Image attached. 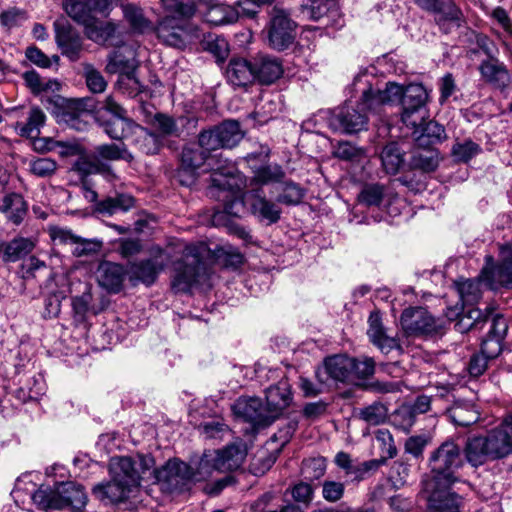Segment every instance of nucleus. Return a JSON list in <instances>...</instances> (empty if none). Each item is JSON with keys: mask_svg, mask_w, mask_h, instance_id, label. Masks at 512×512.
<instances>
[{"mask_svg": "<svg viewBox=\"0 0 512 512\" xmlns=\"http://www.w3.org/2000/svg\"><path fill=\"white\" fill-rule=\"evenodd\" d=\"M440 163L439 152L432 146H418L412 151L410 166L412 169L421 170L422 172H433Z\"/></svg>", "mask_w": 512, "mask_h": 512, "instance_id": "obj_28", "label": "nucleus"}, {"mask_svg": "<svg viewBox=\"0 0 512 512\" xmlns=\"http://www.w3.org/2000/svg\"><path fill=\"white\" fill-rule=\"evenodd\" d=\"M33 503L42 510L63 509V499L61 497L60 483L53 487L41 485L32 495Z\"/></svg>", "mask_w": 512, "mask_h": 512, "instance_id": "obj_31", "label": "nucleus"}, {"mask_svg": "<svg viewBox=\"0 0 512 512\" xmlns=\"http://www.w3.org/2000/svg\"><path fill=\"white\" fill-rule=\"evenodd\" d=\"M335 463L345 471L347 476H351L353 481L362 480L361 464H354L349 454L345 452L337 453Z\"/></svg>", "mask_w": 512, "mask_h": 512, "instance_id": "obj_61", "label": "nucleus"}, {"mask_svg": "<svg viewBox=\"0 0 512 512\" xmlns=\"http://www.w3.org/2000/svg\"><path fill=\"white\" fill-rule=\"evenodd\" d=\"M63 9L74 21L83 26L91 22L93 17L90 15L86 0H64Z\"/></svg>", "mask_w": 512, "mask_h": 512, "instance_id": "obj_50", "label": "nucleus"}, {"mask_svg": "<svg viewBox=\"0 0 512 512\" xmlns=\"http://www.w3.org/2000/svg\"><path fill=\"white\" fill-rule=\"evenodd\" d=\"M217 453L216 466L219 472H229L238 469L246 455L247 449L243 441L239 440L222 450H212Z\"/></svg>", "mask_w": 512, "mask_h": 512, "instance_id": "obj_19", "label": "nucleus"}, {"mask_svg": "<svg viewBox=\"0 0 512 512\" xmlns=\"http://www.w3.org/2000/svg\"><path fill=\"white\" fill-rule=\"evenodd\" d=\"M34 247L35 242L30 238H15L0 245V257L4 262H16L29 254Z\"/></svg>", "mask_w": 512, "mask_h": 512, "instance_id": "obj_32", "label": "nucleus"}, {"mask_svg": "<svg viewBox=\"0 0 512 512\" xmlns=\"http://www.w3.org/2000/svg\"><path fill=\"white\" fill-rule=\"evenodd\" d=\"M209 250L205 243L187 245L183 251L182 261L175 268L173 288L177 292H189L209 280V269L204 261Z\"/></svg>", "mask_w": 512, "mask_h": 512, "instance_id": "obj_5", "label": "nucleus"}, {"mask_svg": "<svg viewBox=\"0 0 512 512\" xmlns=\"http://www.w3.org/2000/svg\"><path fill=\"white\" fill-rule=\"evenodd\" d=\"M415 128V143L418 146H433L445 139V129L435 121H426V119Z\"/></svg>", "mask_w": 512, "mask_h": 512, "instance_id": "obj_29", "label": "nucleus"}, {"mask_svg": "<svg viewBox=\"0 0 512 512\" xmlns=\"http://www.w3.org/2000/svg\"><path fill=\"white\" fill-rule=\"evenodd\" d=\"M216 459V452H213L212 450L205 451L197 462L196 467H192V482L204 481L213 473V471H217Z\"/></svg>", "mask_w": 512, "mask_h": 512, "instance_id": "obj_48", "label": "nucleus"}, {"mask_svg": "<svg viewBox=\"0 0 512 512\" xmlns=\"http://www.w3.org/2000/svg\"><path fill=\"white\" fill-rule=\"evenodd\" d=\"M102 248V242L99 240L83 239L78 236V239L74 243L72 254L76 257L82 256H93L100 252Z\"/></svg>", "mask_w": 512, "mask_h": 512, "instance_id": "obj_64", "label": "nucleus"}, {"mask_svg": "<svg viewBox=\"0 0 512 512\" xmlns=\"http://www.w3.org/2000/svg\"><path fill=\"white\" fill-rule=\"evenodd\" d=\"M27 19L26 11L17 7H11L0 13V23L8 30L21 26Z\"/></svg>", "mask_w": 512, "mask_h": 512, "instance_id": "obj_57", "label": "nucleus"}, {"mask_svg": "<svg viewBox=\"0 0 512 512\" xmlns=\"http://www.w3.org/2000/svg\"><path fill=\"white\" fill-rule=\"evenodd\" d=\"M352 383L359 380H365L371 377L375 372V361L371 357L362 359L353 358Z\"/></svg>", "mask_w": 512, "mask_h": 512, "instance_id": "obj_55", "label": "nucleus"}, {"mask_svg": "<svg viewBox=\"0 0 512 512\" xmlns=\"http://www.w3.org/2000/svg\"><path fill=\"white\" fill-rule=\"evenodd\" d=\"M94 108L91 98H80L68 101L62 113V119L72 128L82 130L86 126L83 120L89 112Z\"/></svg>", "mask_w": 512, "mask_h": 512, "instance_id": "obj_22", "label": "nucleus"}, {"mask_svg": "<svg viewBox=\"0 0 512 512\" xmlns=\"http://www.w3.org/2000/svg\"><path fill=\"white\" fill-rule=\"evenodd\" d=\"M492 308L487 307L486 312L479 308L469 307L454 325V328L460 333H466L480 322L486 321L492 312Z\"/></svg>", "mask_w": 512, "mask_h": 512, "instance_id": "obj_43", "label": "nucleus"}, {"mask_svg": "<svg viewBox=\"0 0 512 512\" xmlns=\"http://www.w3.org/2000/svg\"><path fill=\"white\" fill-rule=\"evenodd\" d=\"M63 508L71 506L74 510H80L87 503V496L83 488L73 482L60 483Z\"/></svg>", "mask_w": 512, "mask_h": 512, "instance_id": "obj_41", "label": "nucleus"}, {"mask_svg": "<svg viewBox=\"0 0 512 512\" xmlns=\"http://www.w3.org/2000/svg\"><path fill=\"white\" fill-rule=\"evenodd\" d=\"M292 394L287 382H280L266 390V404L269 413L273 415V421L280 413L290 405Z\"/></svg>", "mask_w": 512, "mask_h": 512, "instance_id": "obj_23", "label": "nucleus"}, {"mask_svg": "<svg viewBox=\"0 0 512 512\" xmlns=\"http://www.w3.org/2000/svg\"><path fill=\"white\" fill-rule=\"evenodd\" d=\"M416 414L409 404L401 405L391 415V423L397 429L408 433L416 422Z\"/></svg>", "mask_w": 512, "mask_h": 512, "instance_id": "obj_51", "label": "nucleus"}, {"mask_svg": "<svg viewBox=\"0 0 512 512\" xmlns=\"http://www.w3.org/2000/svg\"><path fill=\"white\" fill-rule=\"evenodd\" d=\"M216 127L220 135L223 148H232L243 138V132L240 129V125L235 120L224 121Z\"/></svg>", "mask_w": 512, "mask_h": 512, "instance_id": "obj_47", "label": "nucleus"}, {"mask_svg": "<svg viewBox=\"0 0 512 512\" xmlns=\"http://www.w3.org/2000/svg\"><path fill=\"white\" fill-rule=\"evenodd\" d=\"M368 77L369 75L367 72L359 73L354 78L353 85L355 90H358L361 84L365 85V87L361 88L363 90V102L368 103V108L371 113H378L380 111V107L385 104H392L399 101L402 103L405 88L401 85L390 82L386 84V88L384 90L374 91Z\"/></svg>", "mask_w": 512, "mask_h": 512, "instance_id": "obj_11", "label": "nucleus"}, {"mask_svg": "<svg viewBox=\"0 0 512 512\" xmlns=\"http://www.w3.org/2000/svg\"><path fill=\"white\" fill-rule=\"evenodd\" d=\"M481 278L492 290L500 288L512 289V246L500 248L499 260L495 264L492 256H486V264L482 268Z\"/></svg>", "mask_w": 512, "mask_h": 512, "instance_id": "obj_9", "label": "nucleus"}, {"mask_svg": "<svg viewBox=\"0 0 512 512\" xmlns=\"http://www.w3.org/2000/svg\"><path fill=\"white\" fill-rule=\"evenodd\" d=\"M151 455L120 456L110 459L111 481L93 488L100 500L122 502L138 491L141 481L153 479L167 493L181 492L193 480L192 466L177 459L169 460L160 469H155Z\"/></svg>", "mask_w": 512, "mask_h": 512, "instance_id": "obj_1", "label": "nucleus"}, {"mask_svg": "<svg viewBox=\"0 0 512 512\" xmlns=\"http://www.w3.org/2000/svg\"><path fill=\"white\" fill-rule=\"evenodd\" d=\"M296 24L289 14L279 8H274L268 28L270 46L278 51L287 49L295 40Z\"/></svg>", "mask_w": 512, "mask_h": 512, "instance_id": "obj_14", "label": "nucleus"}, {"mask_svg": "<svg viewBox=\"0 0 512 512\" xmlns=\"http://www.w3.org/2000/svg\"><path fill=\"white\" fill-rule=\"evenodd\" d=\"M166 265V261L153 258L133 264L131 272L141 282L146 285H151L156 280L158 274L164 270Z\"/></svg>", "mask_w": 512, "mask_h": 512, "instance_id": "obj_36", "label": "nucleus"}, {"mask_svg": "<svg viewBox=\"0 0 512 512\" xmlns=\"http://www.w3.org/2000/svg\"><path fill=\"white\" fill-rule=\"evenodd\" d=\"M353 357L333 355L327 357L323 365L315 371L318 382L327 384L329 380L352 383Z\"/></svg>", "mask_w": 512, "mask_h": 512, "instance_id": "obj_16", "label": "nucleus"}, {"mask_svg": "<svg viewBox=\"0 0 512 512\" xmlns=\"http://www.w3.org/2000/svg\"><path fill=\"white\" fill-rule=\"evenodd\" d=\"M481 151L482 148L480 147V145L475 143L471 139L457 141L451 149V153L454 159L458 162L464 163L470 161Z\"/></svg>", "mask_w": 512, "mask_h": 512, "instance_id": "obj_52", "label": "nucleus"}, {"mask_svg": "<svg viewBox=\"0 0 512 512\" xmlns=\"http://www.w3.org/2000/svg\"><path fill=\"white\" fill-rule=\"evenodd\" d=\"M83 73L88 89L92 93H102L107 87V82L101 72L89 63L83 64Z\"/></svg>", "mask_w": 512, "mask_h": 512, "instance_id": "obj_54", "label": "nucleus"}, {"mask_svg": "<svg viewBox=\"0 0 512 512\" xmlns=\"http://www.w3.org/2000/svg\"><path fill=\"white\" fill-rule=\"evenodd\" d=\"M232 410L236 417L253 426H266L273 422V415L257 397H240L232 405Z\"/></svg>", "mask_w": 512, "mask_h": 512, "instance_id": "obj_18", "label": "nucleus"}, {"mask_svg": "<svg viewBox=\"0 0 512 512\" xmlns=\"http://www.w3.org/2000/svg\"><path fill=\"white\" fill-rule=\"evenodd\" d=\"M405 152L396 142L385 145L380 153L382 167L387 174L395 175L405 164Z\"/></svg>", "mask_w": 512, "mask_h": 512, "instance_id": "obj_35", "label": "nucleus"}, {"mask_svg": "<svg viewBox=\"0 0 512 512\" xmlns=\"http://www.w3.org/2000/svg\"><path fill=\"white\" fill-rule=\"evenodd\" d=\"M481 282H485L481 275L477 279L456 282L457 291L464 305L472 306L479 301L482 295Z\"/></svg>", "mask_w": 512, "mask_h": 512, "instance_id": "obj_42", "label": "nucleus"}, {"mask_svg": "<svg viewBox=\"0 0 512 512\" xmlns=\"http://www.w3.org/2000/svg\"><path fill=\"white\" fill-rule=\"evenodd\" d=\"M368 323L369 328L367 334L371 342L377 346L382 353L388 354L394 349L401 350L399 341L396 338L390 337L386 334V331L381 323L379 312H371Z\"/></svg>", "mask_w": 512, "mask_h": 512, "instance_id": "obj_20", "label": "nucleus"}, {"mask_svg": "<svg viewBox=\"0 0 512 512\" xmlns=\"http://www.w3.org/2000/svg\"><path fill=\"white\" fill-rule=\"evenodd\" d=\"M357 91H361L363 94V90L360 86ZM367 112L371 111L368 108V103L363 102L362 95L361 102L355 105L346 103L334 111L326 112L328 125L334 131H339L345 134H356L367 129Z\"/></svg>", "mask_w": 512, "mask_h": 512, "instance_id": "obj_8", "label": "nucleus"}, {"mask_svg": "<svg viewBox=\"0 0 512 512\" xmlns=\"http://www.w3.org/2000/svg\"><path fill=\"white\" fill-rule=\"evenodd\" d=\"M463 449L453 440L444 441L429 456L431 475L423 480H436L445 485L455 483L458 478L456 472L465 464Z\"/></svg>", "mask_w": 512, "mask_h": 512, "instance_id": "obj_7", "label": "nucleus"}, {"mask_svg": "<svg viewBox=\"0 0 512 512\" xmlns=\"http://www.w3.org/2000/svg\"><path fill=\"white\" fill-rule=\"evenodd\" d=\"M384 191L385 188L381 184H366L358 196V201L367 206H378L383 200Z\"/></svg>", "mask_w": 512, "mask_h": 512, "instance_id": "obj_53", "label": "nucleus"}, {"mask_svg": "<svg viewBox=\"0 0 512 512\" xmlns=\"http://www.w3.org/2000/svg\"><path fill=\"white\" fill-rule=\"evenodd\" d=\"M436 23L446 32L449 26L459 27L463 20V14L460 8L453 1H439L437 9Z\"/></svg>", "mask_w": 512, "mask_h": 512, "instance_id": "obj_34", "label": "nucleus"}, {"mask_svg": "<svg viewBox=\"0 0 512 512\" xmlns=\"http://www.w3.org/2000/svg\"><path fill=\"white\" fill-rule=\"evenodd\" d=\"M198 143L199 146L206 150L209 154L212 151L223 148L216 126L200 132L198 136Z\"/></svg>", "mask_w": 512, "mask_h": 512, "instance_id": "obj_62", "label": "nucleus"}, {"mask_svg": "<svg viewBox=\"0 0 512 512\" xmlns=\"http://www.w3.org/2000/svg\"><path fill=\"white\" fill-rule=\"evenodd\" d=\"M131 134L134 136L133 143L145 154H155L159 151L161 139L157 134L137 124Z\"/></svg>", "mask_w": 512, "mask_h": 512, "instance_id": "obj_40", "label": "nucleus"}, {"mask_svg": "<svg viewBox=\"0 0 512 512\" xmlns=\"http://www.w3.org/2000/svg\"><path fill=\"white\" fill-rule=\"evenodd\" d=\"M55 41L61 54L70 61L80 59L83 50V39L80 33L66 20L54 22Z\"/></svg>", "mask_w": 512, "mask_h": 512, "instance_id": "obj_17", "label": "nucleus"}, {"mask_svg": "<svg viewBox=\"0 0 512 512\" xmlns=\"http://www.w3.org/2000/svg\"><path fill=\"white\" fill-rule=\"evenodd\" d=\"M29 170L37 177H50L56 172L57 163L51 158H35L30 160Z\"/></svg>", "mask_w": 512, "mask_h": 512, "instance_id": "obj_58", "label": "nucleus"}, {"mask_svg": "<svg viewBox=\"0 0 512 512\" xmlns=\"http://www.w3.org/2000/svg\"><path fill=\"white\" fill-rule=\"evenodd\" d=\"M125 19L129 22L131 28L137 32H143L149 27V21L144 17L142 10L133 5L123 7Z\"/></svg>", "mask_w": 512, "mask_h": 512, "instance_id": "obj_59", "label": "nucleus"}, {"mask_svg": "<svg viewBox=\"0 0 512 512\" xmlns=\"http://www.w3.org/2000/svg\"><path fill=\"white\" fill-rule=\"evenodd\" d=\"M427 98L428 92L422 84H410L405 88L401 119L406 126H417L427 118Z\"/></svg>", "mask_w": 512, "mask_h": 512, "instance_id": "obj_12", "label": "nucleus"}, {"mask_svg": "<svg viewBox=\"0 0 512 512\" xmlns=\"http://www.w3.org/2000/svg\"><path fill=\"white\" fill-rule=\"evenodd\" d=\"M201 172L212 173V195L214 189L227 193L222 197L225 202L224 213L240 216L244 210L242 192L247 186L246 177L228 160L222 159L220 155H211L202 149L198 142L185 146L181 154L180 183L185 186L192 185Z\"/></svg>", "mask_w": 512, "mask_h": 512, "instance_id": "obj_2", "label": "nucleus"}, {"mask_svg": "<svg viewBox=\"0 0 512 512\" xmlns=\"http://www.w3.org/2000/svg\"><path fill=\"white\" fill-rule=\"evenodd\" d=\"M45 114L39 108H32L26 122H18L16 129L21 136L34 139L40 134V127L45 122Z\"/></svg>", "mask_w": 512, "mask_h": 512, "instance_id": "obj_44", "label": "nucleus"}, {"mask_svg": "<svg viewBox=\"0 0 512 512\" xmlns=\"http://www.w3.org/2000/svg\"><path fill=\"white\" fill-rule=\"evenodd\" d=\"M46 385L43 376H25L20 379L19 387L14 391L15 398L21 402L38 401L45 394Z\"/></svg>", "mask_w": 512, "mask_h": 512, "instance_id": "obj_25", "label": "nucleus"}, {"mask_svg": "<svg viewBox=\"0 0 512 512\" xmlns=\"http://www.w3.org/2000/svg\"><path fill=\"white\" fill-rule=\"evenodd\" d=\"M206 20L207 22L217 26L233 22L235 20V16L230 7L215 5L209 9L206 15Z\"/></svg>", "mask_w": 512, "mask_h": 512, "instance_id": "obj_60", "label": "nucleus"}, {"mask_svg": "<svg viewBox=\"0 0 512 512\" xmlns=\"http://www.w3.org/2000/svg\"><path fill=\"white\" fill-rule=\"evenodd\" d=\"M480 72L488 82L498 87L504 88L510 84L509 72L505 65L495 57L483 61L480 65Z\"/></svg>", "mask_w": 512, "mask_h": 512, "instance_id": "obj_33", "label": "nucleus"}, {"mask_svg": "<svg viewBox=\"0 0 512 512\" xmlns=\"http://www.w3.org/2000/svg\"><path fill=\"white\" fill-rule=\"evenodd\" d=\"M400 322L407 335H430L442 329V322L421 307L405 309Z\"/></svg>", "mask_w": 512, "mask_h": 512, "instance_id": "obj_15", "label": "nucleus"}, {"mask_svg": "<svg viewBox=\"0 0 512 512\" xmlns=\"http://www.w3.org/2000/svg\"><path fill=\"white\" fill-rule=\"evenodd\" d=\"M125 275L123 266L112 262L101 263L97 270V279L100 286L113 293L120 291Z\"/></svg>", "mask_w": 512, "mask_h": 512, "instance_id": "obj_24", "label": "nucleus"}, {"mask_svg": "<svg viewBox=\"0 0 512 512\" xmlns=\"http://www.w3.org/2000/svg\"><path fill=\"white\" fill-rule=\"evenodd\" d=\"M117 31V25L113 22H102L93 16L91 22L84 26V32L88 39L97 44H105L111 40Z\"/></svg>", "mask_w": 512, "mask_h": 512, "instance_id": "obj_37", "label": "nucleus"}, {"mask_svg": "<svg viewBox=\"0 0 512 512\" xmlns=\"http://www.w3.org/2000/svg\"><path fill=\"white\" fill-rule=\"evenodd\" d=\"M136 67L135 49L130 45H122L109 55L106 70L111 74L119 73L120 84H127L133 91H140L141 85L135 75Z\"/></svg>", "mask_w": 512, "mask_h": 512, "instance_id": "obj_10", "label": "nucleus"}, {"mask_svg": "<svg viewBox=\"0 0 512 512\" xmlns=\"http://www.w3.org/2000/svg\"><path fill=\"white\" fill-rule=\"evenodd\" d=\"M465 459L474 468L512 454V433L503 420L485 435L468 437L463 447Z\"/></svg>", "mask_w": 512, "mask_h": 512, "instance_id": "obj_4", "label": "nucleus"}, {"mask_svg": "<svg viewBox=\"0 0 512 512\" xmlns=\"http://www.w3.org/2000/svg\"><path fill=\"white\" fill-rule=\"evenodd\" d=\"M449 417L458 426H470L479 420V413L470 403H457L449 410Z\"/></svg>", "mask_w": 512, "mask_h": 512, "instance_id": "obj_45", "label": "nucleus"}, {"mask_svg": "<svg viewBox=\"0 0 512 512\" xmlns=\"http://www.w3.org/2000/svg\"><path fill=\"white\" fill-rule=\"evenodd\" d=\"M228 81L234 86H246L255 80L254 62L237 58L230 60L226 69Z\"/></svg>", "mask_w": 512, "mask_h": 512, "instance_id": "obj_27", "label": "nucleus"}, {"mask_svg": "<svg viewBox=\"0 0 512 512\" xmlns=\"http://www.w3.org/2000/svg\"><path fill=\"white\" fill-rule=\"evenodd\" d=\"M99 122L103 126L105 133L114 140L128 137L136 125L126 116L103 119Z\"/></svg>", "mask_w": 512, "mask_h": 512, "instance_id": "obj_38", "label": "nucleus"}, {"mask_svg": "<svg viewBox=\"0 0 512 512\" xmlns=\"http://www.w3.org/2000/svg\"><path fill=\"white\" fill-rule=\"evenodd\" d=\"M276 189L279 191L276 196V201L285 205H297L299 204L303 197L304 191L303 189L294 182H281Z\"/></svg>", "mask_w": 512, "mask_h": 512, "instance_id": "obj_49", "label": "nucleus"}, {"mask_svg": "<svg viewBox=\"0 0 512 512\" xmlns=\"http://www.w3.org/2000/svg\"><path fill=\"white\" fill-rule=\"evenodd\" d=\"M252 213L268 223H276L280 219L281 210L276 203L266 199L259 189L252 190L247 196Z\"/></svg>", "mask_w": 512, "mask_h": 512, "instance_id": "obj_21", "label": "nucleus"}, {"mask_svg": "<svg viewBox=\"0 0 512 512\" xmlns=\"http://www.w3.org/2000/svg\"><path fill=\"white\" fill-rule=\"evenodd\" d=\"M165 15L156 27L158 39L165 45L184 48L193 38H198L197 29L190 23L196 12L193 2L161 0Z\"/></svg>", "mask_w": 512, "mask_h": 512, "instance_id": "obj_3", "label": "nucleus"}, {"mask_svg": "<svg viewBox=\"0 0 512 512\" xmlns=\"http://www.w3.org/2000/svg\"><path fill=\"white\" fill-rule=\"evenodd\" d=\"M134 159L124 143H109L95 146L90 154L81 156L73 165L74 170L83 175L100 174L107 181L114 182L118 176L110 162L124 160L128 163Z\"/></svg>", "mask_w": 512, "mask_h": 512, "instance_id": "obj_6", "label": "nucleus"}, {"mask_svg": "<svg viewBox=\"0 0 512 512\" xmlns=\"http://www.w3.org/2000/svg\"><path fill=\"white\" fill-rule=\"evenodd\" d=\"M422 491L426 494L429 512H458L462 499L450 491V485L436 480H423Z\"/></svg>", "mask_w": 512, "mask_h": 512, "instance_id": "obj_13", "label": "nucleus"}, {"mask_svg": "<svg viewBox=\"0 0 512 512\" xmlns=\"http://www.w3.org/2000/svg\"><path fill=\"white\" fill-rule=\"evenodd\" d=\"M284 177L285 172L281 166L270 164L258 168L254 172L251 182L259 185L277 184L278 186L283 181Z\"/></svg>", "mask_w": 512, "mask_h": 512, "instance_id": "obj_46", "label": "nucleus"}, {"mask_svg": "<svg viewBox=\"0 0 512 512\" xmlns=\"http://www.w3.org/2000/svg\"><path fill=\"white\" fill-rule=\"evenodd\" d=\"M134 202V198L129 194H118L98 202L96 210L111 216L119 212H127L134 206Z\"/></svg>", "mask_w": 512, "mask_h": 512, "instance_id": "obj_39", "label": "nucleus"}, {"mask_svg": "<svg viewBox=\"0 0 512 512\" xmlns=\"http://www.w3.org/2000/svg\"><path fill=\"white\" fill-rule=\"evenodd\" d=\"M27 210V203L20 194L10 193L0 200V211L15 225L24 220Z\"/></svg>", "mask_w": 512, "mask_h": 512, "instance_id": "obj_30", "label": "nucleus"}, {"mask_svg": "<svg viewBox=\"0 0 512 512\" xmlns=\"http://www.w3.org/2000/svg\"><path fill=\"white\" fill-rule=\"evenodd\" d=\"M326 471V460L323 457L312 458L303 462L302 473L306 479L317 480Z\"/></svg>", "mask_w": 512, "mask_h": 512, "instance_id": "obj_63", "label": "nucleus"}, {"mask_svg": "<svg viewBox=\"0 0 512 512\" xmlns=\"http://www.w3.org/2000/svg\"><path fill=\"white\" fill-rule=\"evenodd\" d=\"M255 79L263 84H271L283 74L282 64L278 58L259 55L254 59Z\"/></svg>", "mask_w": 512, "mask_h": 512, "instance_id": "obj_26", "label": "nucleus"}, {"mask_svg": "<svg viewBox=\"0 0 512 512\" xmlns=\"http://www.w3.org/2000/svg\"><path fill=\"white\" fill-rule=\"evenodd\" d=\"M204 48L212 53L218 61H224L229 53L228 42L223 37L209 35L203 41Z\"/></svg>", "mask_w": 512, "mask_h": 512, "instance_id": "obj_56", "label": "nucleus"}]
</instances>
